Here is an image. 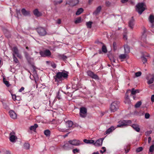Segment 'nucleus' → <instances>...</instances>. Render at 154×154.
I'll return each instance as SVG.
<instances>
[{"instance_id":"f257e3e1","label":"nucleus","mask_w":154,"mask_h":154,"mask_svg":"<svg viewBox=\"0 0 154 154\" xmlns=\"http://www.w3.org/2000/svg\"><path fill=\"white\" fill-rule=\"evenodd\" d=\"M146 8V5L144 3H140L136 5V10L140 14L145 10Z\"/></svg>"},{"instance_id":"f03ea898","label":"nucleus","mask_w":154,"mask_h":154,"mask_svg":"<svg viewBox=\"0 0 154 154\" xmlns=\"http://www.w3.org/2000/svg\"><path fill=\"white\" fill-rule=\"evenodd\" d=\"M119 124L117 127H122L129 125L131 124V121L129 120H122L119 122Z\"/></svg>"},{"instance_id":"7ed1b4c3","label":"nucleus","mask_w":154,"mask_h":154,"mask_svg":"<svg viewBox=\"0 0 154 154\" xmlns=\"http://www.w3.org/2000/svg\"><path fill=\"white\" fill-rule=\"evenodd\" d=\"M68 76V73L65 72H58L56 75V78L59 80H62L63 78H67Z\"/></svg>"},{"instance_id":"20e7f679","label":"nucleus","mask_w":154,"mask_h":154,"mask_svg":"<svg viewBox=\"0 0 154 154\" xmlns=\"http://www.w3.org/2000/svg\"><path fill=\"white\" fill-rule=\"evenodd\" d=\"M68 143L73 146H79L83 144V143L80 140L75 139L71 140L68 141Z\"/></svg>"},{"instance_id":"39448f33","label":"nucleus","mask_w":154,"mask_h":154,"mask_svg":"<svg viewBox=\"0 0 154 154\" xmlns=\"http://www.w3.org/2000/svg\"><path fill=\"white\" fill-rule=\"evenodd\" d=\"M119 108L118 103L116 101L112 103L110 105V110L112 112H114L116 111Z\"/></svg>"},{"instance_id":"423d86ee","label":"nucleus","mask_w":154,"mask_h":154,"mask_svg":"<svg viewBox=\"0 0 154 154\" xmlns=\"http://www.w3.org/2000/svg\"><path fill=\"white\" fill-rule=\"evenodd\" d=\"M66 125L64 122L59 125L57 128L60 131L67 132L69 130V128H66Z\"/></svg>"},{"instance_id":"0eeeda50","label":"nucleus","mask_w":154,"mask_h":154,"mask_svg":"<svg viewBox=\"0 0 154 154\" xmlns=\"http://www.w3.org/2000/svg\"><path fill=\"white\" fill-rule=\"evenodd\" d=\"M37 31L39 35L41 36H44L47 34V32L45 29L42 27L38 28L37 29Z\"/></svg>"},{"instance_id":"6e6552de","label":"nucleus","mask_w":154,"mask_h":154,"mask_svg":"<svg viewBox=\"0 0 154 154\" xmlns=\"http://www.w3.org/2000/svg\"><path fill=\"white\" fill-rule=\"evenodd\" d=\"M40 54L41 56L45 57H49L51 55V53L49 50L46 49L43 51H41Z\"/></svg>"},{"instance_id":"1a4fd4ad","label":"nucleus","mask_w":154,"mask_h":154,"mask_svg":"<svg viewBox=\"0 0 154 154\" xmlns=\"http://www.w3.org/2000/svg\"><path fill=\"white\" fill-rule=\"evenodd\" d=\"M87 109L84 107H81L80 109V115L83 118L87 116Z\"/></svg>"},{"instance_id":"9d476101","label":"nucleus","mask_w":154,"mask_h":154,"mask_svg":"<svg viewBox=\"0 0 154 154\" xmlns=\"http://www.w3.org/2000/svg\"><path fill=\"white\" fill-rule=\"evenodd\" d=\"M148 80L147 83L149 84H152L154 81V73L153 74H149L146 77Z\"/></svg>"},{"instance_id":"9b49d317","label":"nucleus","mask_w":154,"mask_h":154,"mask_svg":"<svg viewBox=\"0 0 154 154\" xmlns=\"http://www.w3.org/2000/svg\"><path fill=\"white\" fill-rule=\"evenodd\" d=\"M17 139V137L15 136V133L14 132H11L10 134L9 140L10 141L13 143L16 142V140Z\"/></svg>"},{"instance_id":"f8f14e48","label":"nucleus","mask_w":154,"mask_h":154,"mask_svg":"<svg viewBox=\"0 0 154 154\" xmlns=\"http://www.w3.org/2000/svg\"><path fill=\"white\" fill-rule=\"evenodd\" d=\"M88 75L92 78L95 79H98V76L96 74H94L92 72L89 71L87 72Z\"/></svg>"},{"instance_id":"ddd939ff","label":"nucleus","mask_w":154,"mask_h":154,"mask_svg":"<svg viewBox=\"0 0 154 154\" xmlns=\"http://www.w3.org/2000/svg\"><path fill=\"white\" fill-rule=\"evenodd\" d=\"M79 2V0H70L69 3L66 2V4H69L72 6H74L78 4Z\"/></svg>"},{"instance_id":"4468645a","label":"nucleus","mask_w":154,"mask_h":154,"mask_svg":"<svg viewBox=\"0 0 154 154\" xmlns=\"http://www.w3.org/2000/svg\"><path fill=\"white\" fill-rule=\"evenodd\" d=\"M103 140L101 139H99L97 140L93 144L96 146H101L103 143Z\"/></svg>"},{"instance_id":"2eb2a0df","label":"nucleus","mask_w":154,"mask_h":154,"mask_svg":"<svg viewBox=\"0 0 154 154\" xmlns=\"http://www.w3.org/2000/svg\"><path fill=\"white\" fill-rule=\"evenodd\" d=\"M13 51L14 54H15L18 57H19L20 58H22V56L19 53L18 49L16 47H14L13 48Z\"/></svg>"},{"instance_id":"dca6fc26","label":"nucleus","mask_w":154,"mask_h":154,"mask_svg":"<svg viewBox=\"0 0 154 154\" xmlns=\"http://www.w3.org/2000/svg\"><path fill=\"white\" fill-rule=\"evenodd\" d=\"M9 115L10 117L12 119H15L17 118V115L13 111L11 110L9 112Z\"/></svg>"},{"instance_id":"f3484780","label":"nucleus","mask_w":154,"mask_h":154,"mask_svg":"<svg viewBox=\"0 0 154 154\" xmlns=\"http://www.w3.org/2000/svg\"><path fill=\"white\" fill-rule=\"evenodd\" d=\"M34 14L37 17L41 16L42 15V13L39 12L38 9H35L33 11Z\"/></svg>"},{"instance_id":"a211bd4d","label":"nucleus","mask_w":154,"mask_h":154,"mask_svg":"<svg viewBox=\"0 0 154 154\" xmlns=\"http://www.w3.org/2000/svg\"><path fill=\"white\" fill-rule=\"evenodd\" d=\"M132 128L137 132H139L140 131L139 126L138 124H133L131 126Z\"/></svg>"},{"instance_id":"6ab92c4d","label":"nucleus","mask_w":154,"mask_h":154,"mask_svg":"<svg viewBox=\"0 0 154 154\" xmlns=\"http://www.w3.org/2000/svg\"><path fill=\"white\" fill-rule=\"evenodd\" d=\"M21 12L25 16H29L30 15V11H27L24 8H23L22 9Z\"/></svg>"},{"instance_id":"aec40b11","label":"nucleus","mask_w":154,"mask_h":154,"mask_svg":"<svg viewBox=\"0 0 154 154\" xmlns=\"http://www.w3.org/2000/svg\"><path fill=\"white\" fill-rule=\"evenodd\" d=\"M64 123L66 125V128L71 127L73 125V122L71 121H68L66 122H64Z\"/></svg>"},{"instance_id":"412c9836","label":"nucleus","mask_w":154,"mask_h":154,"mask_svg":"<svg viewBox=\"0 0 154 154\" xmlns=\"http://www.w3.org/2000/svg\"><path fill=\"white\" fill-rule=\"evenodd\" d=\"M134 20L132 18L129 22V26L130 28L131 29H133L134 25Z\"/></svg>"},{"instance_id":"4be33fe9","label":"nucleus","mask_w":154,"mask_h":154,"mask_svg":"<svg viewBox=\"0 0 154 154\" xmlns=\"http://www.w3.org/2000/svg\"><path fill=\"white\" fill-rule=\"evenodd\" d=\"M115 128L113 126H111L110 128H109L105 132L106 134H109L112 132L114 130Z\"/></svg>"},{"instance_id":"5701e85b","label":"nucleus","mask_w":154,"mask_h":154,"mask_svg":"<svg viewBox=\"0 0 154 154\" xmlns=\"http://www.w3.org/2000/svg\"><path fill=\"white\" fill-rule=\"evenodd\" d=\"M57 57L59 59L63 60H66L67 58V57L64 54H59L58 55Z\"/></svg>"},{"instance_id":"b1692460","label":"nucleus","mask_w":154,"mask_h":154,"mask_svg":"<svg viewBox=\"0 0 154 154\" xmlns=\"http://www.w3.org/2000/svg\"><path fill=\"white\" fill-rule=\"evenodd\" d=\"M101 9V6H98L96 9V10L94 12L93 14L95 15L97 14L100 11Z\"/></svg>"},{"instance_id":"393cba45","label":"nucleus","mask_w":154,"mask_h":154,"mask_svg":"<svg viewBox=\"0 0 154 154\" xmlns=\"http://www.w3.org/2000/svg\"><path fill=\"white\" fill-rule=\"evenodd\" d=\"M83 141L86 143L93 144L94 143V141L93 140H87L85 139Z\"/></svg>"},{"instance_id":"a878e982","label":"nucleus","mask_w":154,"mask_h":154,"mask_svg":"<svg viewBox=\"0 0 154 154\" xmlns=\"http://www.w3.org/2000/svg\"><path fill=\"white\" fill-rule=\"evenodd\" d=\"M127 55L126 54H122L119 55V58L122 60L121 61H122V60L125 59L127 58Z\"/></svg>"},{"instance_id":"bb28decb","label":"nucleus","mask_w":154,"mask_h":154,"mask_svg":"<svg viewBox=\"0 0 154 154\" xmlns=\"http://www.w3.org/2000/svg\"><path fill=\"white\" fill-rule=\"evenodd\" d=\"M149 21L152 23L154 22V16L153 15H151L149 17Z\"/></svg>"},{"instance_id":"cd10ccee","label":"nucleus","mask_w":154,"mask_h":154,"mask_svg":"<svg viewBox=\"0 0 154 154\" xmlns=\"http://www.w3.org/2000/svg\"><path fill=\"white\" fill-rule=\"evenodd\" d=\"M38 127V125L36 124H35L34 125L30 127V129L31 130L35 131V130L36 128H37Z\"/></svg>"},{"instance_id":"c85d7f7f","label":"nucleus","mask_w":154,"mask_h":154,"mask_svg":"<svg viewBox=\"0 0 154 154\" xmlns=\"http://www.w3.org/2000/svg\"><path fill=\"white\" fill-rule=\"evenodd\" d=\"M124 48L125 53H129L130 52V48L127 45H125L124 46Z\"/></svg>"},{"instance_id":"c756f323","label":"nucleus","mask_w":154,"mask_h":154,"mask_svg":"<svg viewBox=\"0 0 154 154\" xmlns=\"http://www.w3.org/2000/svg\"><path fill=\"white\" fill-rule=\"evenodd\" d=\"M139 90H135L134 88H132L131 90V94L132 95H134L136 93H139Z\"/></svg>"},{"instance_id":"7c9ffc66","label":"nucleus","mask_w":154,"mask_h":154,"mask_svg":"<svg viewBox=\"0 0 154 154\" xmlns=\"http://www.w3.org/2000/svg\"><path fill=\"white\" fill-rule=\"evenodd\" d=\"M83 9L82 8H80L77 10L76 13V14L77 15H79L81 13H82L83 12Z\"/></svg>"},{"instance_id":"2f4dec72","label":"nucleus","mask_w":154,"mask_h":154,"mask_svg":"<svg viewBox=\"0 0 154 154\" xmlns=\"http://www.w3.org/2000/svg\"><path fill=\"white\" fill-rule=\"evenodd\" d=\"M44 133L46 136H49L50 134V131L49 130H47L45 131Z\"/></svg>"},{"instance_id":"473e14b6","label":"nucleus","mask_w":154,"mask_h":154,"mask_svg":"<svg viewBox=\"0 0 154 154\" xmlns=\"http://www.w3.org/2000/svg\"><path fill=\"white\" fill-rule=\"evenodd\" d=\"M24 146L25 149H29L30 145L28 143H25L24 144Z\"/></svg>"},{"instance_id":"72a5a7b5","label":"nucleus","mask_w":154,"mask_h":154,"mask_svg":"<svg viewBox=\"0 0 154 154\" xmlns=\"http://www.w3.org/2000/svg\"><path fill=\"white\" fill-rule=\"evenodd\" d=\"M142 104V102L140 101L138 102L135 105L134 107L135 108L139 107Z\"/></svg>"},{"instance_id":"f704fd0d","label":"nucleus","mask_w":154,"mask_h":154,"mask_svg":"<svg viewBox=\"0 0 154 154\" xmlns=\"http://www.w3.org/2000/svg\"><path fill=\"white\" fill-rule=\"evenodd\" d=\"M3 81L4 83L5 84L6 86H7V87H8L10 86V85L9 84L8 82L6 81L5 78H3Z\"/></svg>"},{"instance_id":"c9c22d12","label":"nucleus","mask_w":154,"mask_h":154,"mask_svg":"<svg viewBox=\"0 0 154 154\" xmlns=\"http://www.w3.org/2000/svg\"><path fill=\"white\" fill-rule=\"evenodd\" d=\"M125 102L126 103L129 104L130 102V100L129 99V98L128 96L125 98Z\"/></svg>"},{"instance_id":"e433bc0d","label":"nucleus","mask_w":154,"mask_h":154,"mask_svg":"<svg viewBox=\"0 0 154 154\" xmlns=\"http://www.w3.org/2000/svg\"><path fill=\"white\" fill-rule=\"evenodd\" d=\"M81 22V17H79L76 19L75 21V23H78Z\"/></svg>"},{"instance_id":"4c0bfd02","label":"nucleus","mask_w":154,"mask_h":154,"mask_svg":"<svg viewBox=\"0 0 154 154\" xmlns=\"http://www.w3.org/2000/svg\"><path fill=\"white\" fill-rule=\"evenodd\" d=\"M92 23L91 22L89 21L86 23V25L88 28H91V25Z\"/></svg>"},{"instance_id":"58836bf2","label":"nucleus","mask_w":154,"mask_h":154,"mask_svg":"<svg viewBox=\"0 0 154 154\" xmlns=\"http://www.w3.org/2000/svg\"><path fill=\"white\" fill-rule=\"evenodd\" d=\"M102 51L104 53H106L107 51L106 48L104 45H103L102 47Z\"/></svg>"},{"instance_id":"ea45409f","label":"nucleus","mask_w":154,"mask_h":154,"mask_svg":"<svg viewBox=\"0 0 154 154\" xmlns=\"http://www.w3.org/2000/svg\"><path fill=\"white\" fill-rule=\"evenodd\" d=\"M13 59L14 61L16 63H17L19 62V61L17 59V58L15 57L14 55V54H13Z\"/></svg>"},{"instance_id":"a19ab883","label":"nucleus","mask_w":154,"mask_h":154,"mask_svg":"<svg viewBox=\"0 0 154 154\" xmlns=\"http://www.w3.org/2000/svg\"><path fill=\"white\" fill-rule=\"evenodd\" d=\"M149 151L150 152H152L154 151V145H152L150 147Z\"/></svg>"},{"instance_id":"79ce46f5","label":"nucleus","mask_w":154,"mask_h":154,"mask_svg":"<svg viewBox=\"0 0 154 154\" xmlns=\"http://www.w3.org/2000/svg\"><path fill=\"white\" fill-rule=\"evenodd\" d=\"M141 75V72H138L135 73V75L136 77H137L140 76Z\"/></svg>"},{"instance_id":"37998d69","label":"nucleus","mask_w":154,"mask_h":154,"mask_svg":"<svg viewBox=\"0 0 154 154\" xmlns=\"http://www.w3.org/2000/svg\"><path fill=\"white\" fill-rule=\"evenodd\" d=\"M143 150V148L141 147H140L138 148H137L136 149V152H139L141 151H142Z\"/></svg>"},{"instance_id":"c03bdc74","label":"nucleus","mask_w":154,"mask_h":154,"mask_svg":"<svg viewBox=\"0 0 154 154\" xmlns=\"http://www.w3.org/2000/svg\"><path fill=\"white\" fill-rule=\"evenodd\" d=\"M72 152L74 153H75L76 152H79V150L77 148L75 149L72 150Z\"/></svg>"},{"instance_id":"a18cd8bd","label":"nucleus","mask_w":154,"mask_h":154,"mask_svg":"<svg viewBox=\"0 0 154 154\" xmlns=\"http://www.w3.org/2000/svg\"><path fill=\"white\" fill-rule=\"evenodd\" d=\"M141 58L142 60V61L143 62V63H144L145 62H146L147 60L146 58H145L144 57H141Z\"/></svg>"},{"instance_id":"49530a36","label":"nucleus","mask_w":154,"mask_h":154,"mask_svg":"<svg viewBox=\"0 0 154 154\" xmlns=\"http://www.w3.org/2000/svg\"><path fill=\"white\" fill-rule=\"evenodd\" d=\"M150 117V115L149 113H146L145 114V118L146 119H148Z\"/></svg>"},{"instance_id":"de8ad7c7","label":"nucleus","mask_w":154,"mask_h":154,"mask_svg":"<svg viewBox=\"0 0 154 154\" xmlns=\"http://www.w3.org/2000/svg\"><path fill=\"white\" fill-rule=\"evenodd\" d=\"M116 43L115 42H114L113 43V46L114 50H116Z\"/></svg>"},{"instance_id":"09e8293b","label":"nucleus","mask_w":154,"mask_h":154,"mask_svg":"<svg viewBox=\"0 0 154 154\" xmlns=\"http://www.w3.org/2000/svg\"><path fill=\"white\" fill-rule=\"evenodd\" d=\"M56 98L58 99V100H60L61 99V96L59 94V92L57 94V95L56 97Z\"/></svg>"},{"instance_id":"8fccbe9b","label":"nucleus","mask_w":154,"mask_h":154,"mask_svg":"<svg viewBox=\"0 0 154 154\" xmlns=\"http://www.w3.org/2000/svg\"><path fill=\"white\" fill-rule=\"evenodd\" d=\"M56 23L57 24H60L61 23V20L60 19H58L57 20Z\"/></svg>"},{"instance_id":"3c124183","label":"nucleus","mask_w":154,"mask_h":154,"mask_svg":"<svg viewBox=\"0 0 154 154\" xmlns=\"http://www.w3.org/2000/svg\"><path fill=\"white\" fill-rule=\"evenodd\" d=\"M105 4L106 6H108L110 5V3L109 2L107 1L105 2Z\"/></svg>"},{"instance_id":"603ef678","label":"nucleus","mask_w":154,"mask_h":154,"mask_svg":"<svg viewBox=\"0 0 154 154\" xmlns=\"http://www.w3.org/2000/svg\"><path fill=\"white\" fill-rule=\"evenodd\" d=\"M151 133V131H147L145 133V134L146 136H148Z\"/></svg>"},{"instance_id":"864d4df0","label":"nucleus","mask_w":154,"mask_h":154,"mask_svg":"<svg viewBox=\"0 0 154 154\" xmlns=\"http://www.w3.org/2000/svg\"><path fill=\"white\" fill-rule=\"evenodd\" d=\"M62 0H60L59 1H57V2H55V1L54 2L55 4H60L61 3H62Z\"/></svg>"},{"instance_id":"5fc2aeb1","label":"nucleus","mask_w":154,"mask_h":154,"mask_svg":"<svg viewBox=\"0 0 154 154\" xmlns=\"http://www.w3.org/2000/svg\"><path fill=\"white\" fill-rule=\"evenodd\" d=\"M51 66L54 68H55L56 67V65L54 63H53L51 64Z\"/></svg>"},{"instance_id":"6e6d98bb","label":"nucleus","mask_w":154,"mask_h":154,"mask_svg":"<svg viewBox=\"0 0 154 154\" xmlns=\"http://www.w3.org/2000/svg\"><path fill=\"white\" fill-rule=\"evenodd\" d=\"M4 107L6 109H8V106L5 103L3 104Z\"/></svg>"},{"instance_id":"4d7b16f0","label":"nucleus","mask_w":154,"mask_h":154,"mask_svg":"<svg viewBox=\"0 0 154 154\" xmlns=\"http://www.w3.org/2000/svg\"><path fill=\"white\" fill-rule=\"evenodd\" d=\"M24 89V88L23 87H22L19 90V92H22Z\"/></svg>"},{"instance_id":"13d9d810","label":"nucleus","mask_w":154,"mask_h":154,"mask_svg":"<svg viewBox=\"0 0 154 154\" xmlns=\"http://www.w3.org/2000/svg\"><path fill=\"white\" fill-rule=\"evenodd\" d=\"M151 100L152 102H154V95H153L151 97Z\"/></svg>"},{"instance_id":"bf43d9fd","label":"nucleus","mask_w":154,"mask_h":154,"mask_svg":"<svg viewBox=\"0 0 154 154\" xmlns=\"http://www.w3.org/2000/svg\"><path fill=\"white\" fill-rule=\"evenodd\" d=\"M26 58L28 60V61L29 62V59H31V58H30L28 56V55L27 54H26Z\"/></svg>"},{"instance_id":"052dcab7","label":"nucleus","mask_w":154,"mask_h":154,"mask_svg":"<svg viewBox=\"0 0 154 154\" xmlns=\"http://www.w3.org/2000/svg\"><path fill=\"white\" fill-rule=\"evenodd\" d=\"M12 99L14 100H15L16 99V96L15 95H12Z\"/></svg>"},{"instance_id":"680f3d73","label":"nucleus","mask_w":154,"mask_h":154,"mask_svg":"<svg viewBox=\"0 0 154 154\" xmlns=\"http://www.w3.org/2000/svg\"><path fill=\"white\" fill-rule=\"evenodd\" d=\"M128 0H121V2L122 3H124L127 2Z\"/></svg>"},{"instance_id":"e2e57ef3","label":"nucleus","mask_w":154,"mask_h":154,"mask_svg":"<svg viewBox=\"0 0 154 154\" xmlns=\"http://www.w3.org/2000/svg\"><path fill=\"white\" fill-rule=\"evenodd\" d=\"M151 140V137H149L148 138V142L149 143L150 142Z\"/></svg>"},{"instance_id":"0e129e2a","label":"nucleus","mask_w":154,"mask_h":154,"mask_svg":"<svg viewBox=\"0 0 154 154\" xmlns=\"http://www.w3.org/2000/svg\"><path fill=\"white\" fill-rule=\"evenodd\" d=\"M123 38L125 40L127 39V36L125 35H123Z\"/></svg>"},{"instance_id":"69168bd1","label":"nucleus","mask_w":154,"mask_h":154,"mask_svg":"<svg viewBox=\"0 0 154 154\" xmlns=\"http://www.w3.org/2000/svg\"><path fill=\"white\" fill-rule=\"evenodd\" d=\"M106 149H104L103 151H102V150H100V152L102 153H103L104 152H105L106 151Z\"/></svg>"},{"instance_id":"338daca9","label":"nucleus","mask_w":154,"mask_h":154,"mask_svg":"<svg viewBox=\"0 0 154 154\" xmlns=\"http://www.w3.org/2000/svg\"><path fill=\"white\" fill-rule=\"evenodd\" d=\"M69 146V144L68 143L65 144L64 145V148L68 147Z\"/></svg>"},{"instance_id":"774afa93","label":"nucleus","mask_w":154,"mask_h":154,"mask_svg":"<svg viewBox=\"0 0 154 154\" xmlns=\"http://www.w3.org/2000/svg\"><path fill=\"white\" fill-rule=\"evenodd\" d=\"M92 154H99V153L98 152H94Z\"/></svg>"}]
</instances>
